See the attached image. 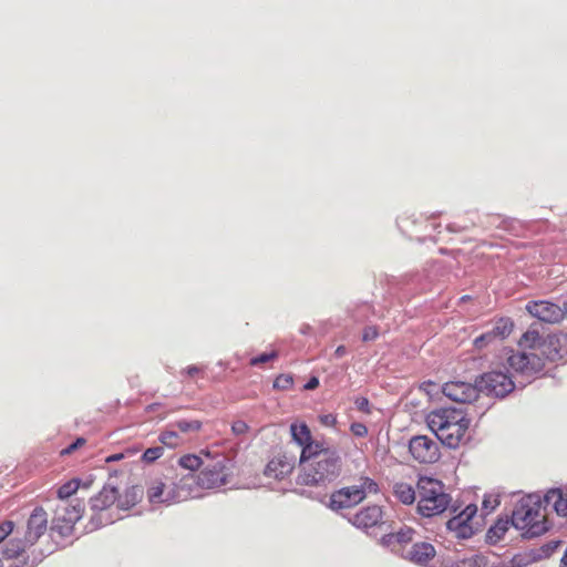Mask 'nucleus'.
Wrapping results in <instances>:
<instances>
[{
  "label": "nucleus",
  "mask_w": 567,
  "mask_h": 567,
  "mask_svg": "<svg viewBox=\"0 0 567 567\" xmlns=\"http://www.w3.org/2000/svg\"><path fill=\"white\" fill-rule=\"evenodd\" d=\"M511 523L526 538L544 535L551 527L546 506L536 495H527L517 502L512 513Z\"/></svg>",
  "instance_id": "f257e3e1"
},
{
  "label": "nucleus",
  "mask_w": 567,
  "mask_h": 567,
  "mask_svg": "<svg viewBox=\"0 0 567 567\" xmlns=\"http://www.w3.org/2000/svg\"><path fill=\"white\" fill-rule=\"evenodd\" d=\"M427 426L447 447L460 446L470 426V420L458 409L443 408L432 411L426 416Z\"/></svg>",
  "instance_id": "f03ea898"
},
{
  "label": "nucleus",
  "mask_w": 567,
  "mask_h": 567,
  "mask_svg": "<svg viewBox=\"0 0 567 567\" xmlns=\"http://www.w3.org/2000/svg\"><path fill=\"white\" fill-rule=\"evenodd\" d=\"M297 476V484L319 486L337 478L341 472L342 461L337 451L321 445L320 452L302 463Z\"/></svg>",
  "instance_id": "7ed1b4c3"
},
{
  "label": "nucleus",
  "mask_w": 567,
  "mask_h": 567,
  "mask_svg": "<svg viewBox=\"0 0 567 567\" xmlns=\"http://www.w3.org/2000/svg\"><path fill=\"white\" fill-rule=\"evenodd\" d=\"M417 512L423 517L442 514L451 504V496L445 492L444 484L429 476H421L416 484Z\"/></svg>",
  "instance_id": "20e7f679"
},
{
  "label": "nucleus",
  "mask_w": 567,
  "mask_h": 567,
  "mask_svg": "<svg viewBox=\"0 0 567 567\" xmlns=\"http://www.w3.org/2000/svg\"><path fill=\"white\" fill-rule=\"evenodd\" d=\"M379 485L369 476L361 475L353 485L334 491L329 498L332 511L350 509L362 503L369 494H377Z\"/></svg>",
  "instance_id": "39448f33"
},
{
  "label": "nucleus",
  "mask_w": 567,
  "mask_h": 567,
  "mask_svg": "<svg viewBox=\"0 0 567 567\" xmlns=\"http://www.w3.org/2000/svg\"><path fill=\"white\" fill-rule=\"evenodd\" d=\"M210 463L203 465L196 476H192L196 485L205 489L219 488L229 481L228 460L225 456L214 455L208 457Z\"/></svg>",
  "instance_id": "423d86ee"
},
{
  "label": "nucleus",
  "mask_w": 567,
  "mask_h": 567,
  "mask_svg": "<svg viewBox=\"0 0 567 567\" xmlns=\"http://www.w3.org/2000/svg\"><path fill=\"white\" fill-rule=\"evenodd\" d=\"M138 498V489L130 487L122 496L118 489L114 486H104L94 497L91 498V508L94 512H102L116 504L120 509H130L133 507Z\"/></svg>",
  "instance_id": "0eeeda50"
},
{
  "label": "nucleus",
  "mask_w": 567,
  "mask_h": 567,
  "mask_svg": "<svg viewBox=\"0 0 567 567\" xmlns=\"http://www.w3.org/2000/svg\"><path fill=\"white\" fill-rule=\"evenodd\" d=\"M514 386L512 379L501 371L487 372L480 381V391L497 398H504L514 390Z\"/></svg>",
  "instance_id": "6e6552de"
},
{
  "label": "nucleus",
  "mask_w": 567,
  "mask_h": 567,
  "mask_svg": "<svg viewBox=\"0 0 567 567\" xmlns=\"http://www.w3.org/2000/svg\"><path fill=\"white\" fill-rule=\"evenodd\" d=\"M292 440L302 447L300 454V463L308 461L310 457L320 452L323 443L313 441L309 426L306 423H292L290 425Z\"/></svg>",
  "instance_id": "1a4fd4ad"
},
{
  "label": "nucleus",
  "mask_w": 567,
  "mask_h": 567,
  "mask_svg": "<svg viewBox=\"0 0 567 567\" xmlns=\"http://www.w3.org/2000/svg\"><path fill=\"white\" fill-rule=\"evenodd\" d=\"M477 513V506L467 505L461 513L446 522V528L454 534L456 538L467 539L475 534L472 519Z\"/></svg>",
  "instance_id": "9d476101"
},
{
  "label": "nucleus",
  "mask_w": 567,
  "mask_h": 567,
  "mask_svg": "<svg viewBox=\"0 0 567 567\" xmlns=\"http://www.w3.org/2000/svg\"><path fill=\"white\" fill-rule=\"evenodd\" d=\"M409 450L413 458L420 463H434L440 456L437 444L426 435L412 437Z\"/></svg>",
  "instance_id": "9b49d317"
},
{
  "label": "nucleus",
  "mask_w": 567,
  "mask_h": 567,
  "mask_svg": "<svg viewBox=\"0 0 567 567\" xmlns=\"http://www.w3.org/2000/svg\"><path fill=\"white\" fill-rule=\"evenodd\" d=\"M295 465L296 458L293 455L277 453L266 464L264 475L268 478L281 481L292 473Z\"/></svg>",
  "instance_id": "f8f14e48"
},
{
  "label": "nucleus",
  "mask_w": 567,
  "mask_h": 567,
  "mask_svg": "<svg viewBox=\"0 0 567 567\" xmlns=\"http://www.w3.org/2000/svg\"><path fill=\"white\" fill-rule=\"evenodd\" d=\"M443 393L450 400L458 403H470L477 399L480 389L468 382L450 381L443 385Z\"/></svg>",
  "instance_id": "ddd939ff"
},
{
  "label": "nucleus",
  "mask_w": 567,
  "mask_h": 567,
  "mask_svg": "<svg viewBox=\"0 0 567 567\" xmlns=\"http://www.w3.org/2000/svg\"><path fill=\"white\" fill-rule=\"evenodd\" d=\"M48 513L41 507L37 506L30 514L27 522L25 542L33 546L48 529Z\"/></svg>",
  "instance_id": "4468645a"
},
{
  "label": "nucleus",
  "mask_w": 567,
  "mask_h": 567,
  "mask_svg": "<svg viewBox=\"0 0 567 567\" xmlns=\"http://www.w3.org/2000/svg\"><path fill=\"white\" fill-rule=\"evenodd\" d=\"M526 310L533 317L547 323H556L564 318V311L558 305L545 300L528 302Z\"/></svg>",
  "instance_id": "2eb2a0df"
},
{
  "label": "nucleus",
  "mask_w": 567,
  "mask_h": 567,
  "mask_svg": "<svg viewBox=\"0 0 567 567\" xmlns=\"http://www.w3.org/2000/svg\"><path fill=\"white\" fill-rule=\"evenodd\" d=\"M383 520V511L379 505L361 508L350 519L351 524L361 529H369L380 525Z\"/></svg>",
  "instance_id": "dca6fc26"
},
{
  "label": "nucleus",
  "mask_w": 567,
  "mask_h": 567,
  "mask_svg": "<svg viewBox=\"0 0 567 567\" xmlns=\"http://www.w3.org/2000/svg\"><path fill=\"white\" fill-rule=\"evenodd\" d=\"M436 550L431 543L419 542L413 544L404 554L403 558L419 566H426L434 559Z\"/></svg>",
  "instance_id": "f3484780"
},
{
  "label": "nucleus",
  "mask_w": 567,
  "mask_h": 567,
  "mask_svg": "<svg viewBox=\"0 0 567 567\" xmlns=\"http://www.w3.org/2000/svg\"><path fill=\"white\" fill-rule=\"evenodd\" d=\"M508 365L517 372L527 373L540 369L543 362L536 353L517 352L509 355Z\"/></svg>",
  "instance_id": "a211bd4d"
},
{
  "label": "nucleus",
  "mask_w": 567,
  "mask_h": 567,
  "mask_svg": "<svg viewBox=\"0 0 567 567\" xmlns=\"http://www.w3.org/2000/svg\"><path fill=\"white\" fill-rule=\"evenodd\" d=\"M147 496L151 503H173L184 501L189 496V493L181 495H169L166 493V486L162 481H155L147 491Z\"/></svg>",
  "instance_id": "6ab92c4d"
},
{
  "label": "nucleus",
  "mask_w": 567,
  "mask_h": 567,
  "mask_svg": "<svg viewBox=\"0 0 567 567\" xmlns=\"http://www.w3.org/2000/svg\"><path fill=\"white\" fill-rule=\"evenodd\" d=\"M542 501L544 506L551 505L557 515L567 516V495L560 489L548 491Z\"/></svg>",
  "instance_id": "aec40b11"
},
{
  "label": "nucleus",
  "mask_w": 567,
  "mask_h": 567,
  "mask_svg": "<svg viewBox=\"0 0 567 567\" xmlns=\"http://www.w3.org/2000/svg\"><path fill=\"white\" fill-rule=\"evenodd\" d=\"M203 457H212V452L204 449L200 450L198 454H185L178 458V465L185 470L195 472L202 470L205 463Z\"/></svg>",
  "instance_id": "412c9836"
},
{
  "label": "nucleus",
  "mask_w": 567,
  "mask_h": 567,
  "mask_svg": "<svg viewBox=\"0 0 567 567\" xmlns=\"http://www.w3.org/2000/svg\"><path fill=\"white\" fill-rule=\"evenodd\" d=\"M415 530L411 527H401L398 532L389 533L382 537V543L386 546L404 545L413 540Z\"/></svg>",
  "instance_id": "4be33fe9"
},
{
  "label": "nucleus",
  "mask_w": 567,
  "mask_h": 567,
  "mask_svg": "<svg viewBox=\"0 0 567 567\" xmlns=\"http://www.w3.org/2000/svg\"><path fill=\"white\" fill-rule=\"evenodd\" d=\"M83 507L78 505H63L55 509V518L66 525L75 524L82 516Z\"/></svg>",
  "instance_id": "5701e85b"
},
{
  "label": "nucleus",
  "mask_w": 567,
  "mask_h": 567,
  "mask_svg": "<svg viewBox=\"0 0 567 567\" xmlns=\"http://www.w3.org/2000/svg\"><path fill=\"white\" fill-rule=\"evenodd\" d=\"M31 547L25 537L23 539L13 538L10 539L2 549V555L6 559H18L19 557L27 555V548Z\"/></svg>",
  "instance_id": "b1692460"
},
{
  "label": "nucleus",
  "mask_w": 567,
  "mask_h": 567,
  "mask_svg": "<svg viewBox=\"0 0 567 567\" xmlns=\"http://www.w3.org/2000/svg\"><path fill=\"white\" fill-rule=\"evenodd\" d=\"M455 567H511L506 563H498L497 565H489L488 558L482 554L473 555L463 558L455 564Z\"/></svg>",
  "instance_id": "393cba45"
},
{
  "label": "nucleus",
  "mask_w": 567,
  "mask_h": 567,
  "mask_svg": "<svg viewBox=\"0 0 567 567\" xmlns=\"http://www.w3.org/2000/svg\"><path fill=\"white\" fill-rule=\"evenodd\" d=\"M393 492L396 498L405 505H411L416 499L415 489L408 483H396Z\"/></svg>",
  "instance_id": "a878e982"
},
{
  "label": "nucleus",
  "mask_w": 567,
  "mask_h": 567,
  "mask_svg": "<svg viewBox=\"0 0 567 567\" xmlns=\"http://www.w3.org/2000/svg\"><path fill=\"white\" fill-rule=\"evenodd\" d=\"M543 339L538 331L528 330L526 331L519 340V346L525 349H537L543 346Z\"/></svg>",
  "instance_id": "bb28decb"
},
{
  "label": "nucleus",
  "mask_w": 567,
  "mask_h": 567,
  "mask_svg": "<svg viewBox=\"0 0 567 567\" xmlns=\"http://www.w3.org/2000/svg\"><path fill=\"white\" fill-rule=\"evenodd\" d=\"M158 441L169 449H176L183 444V439L181 437L178 432L172 429L164 430L159 434Z\"/></svg>",
  "instance_id": "cd10ccee"
},
{
  "label": "nucleus",
  "mask_w": 567,
  "mask_h": 567,
  "mask_svg": "<svg viewBox=\"0 0 567 567\" xmlns=\"http://www.w3.org/2000/svg\"><path fill=\"white\" fill-rule=\"evenodd\" d=\"M514 329V322L509 318H499L491 330L495 338L505 339Z\"/></svg>",
  "instance_id": "c85d7f7f"
},
{
  "label": "nucleus",
  "mask_w": 567,
  "mask_h": 567,
  "mask_svg": "<svg viewBox=\"0 0 567 567\" xmlns=\"http://www.w3.org/2000/svg\"><path fill=\"white\" fill-rule=\"evenodd\" d=\"M42 553L32 550L27 555H23L16 559V561L10 567H35L42 560Z\"/></svg>",
  "instance_id": "c756f323"
},
{
  "label": "nucleus",
  "mask_w": 567,
  "mask_h": 567,
  "mask_svg": "<svg viewBox=\"0 0 567 567\" xmlns=\"http://www.w3.org/2000/svg\"><path fill=\"white\" fill-rule=\"evenodd\" d=\"M171 427L177 429L182 433L199 432L203 427V423L199 420H177L169 425Z\"/></svg>",
  "instance_id": "7c9ffc66"
},
{
  "label": "nucleus",
  "mask_w": 567,
  "mask_h": 567,
  "mask_svg": "<svg viewBox=\"0 0 567 567\" xmlns=\"http://www.w3.org/2000/svg\"><path fill=\"white\" fill-rule=\"evenodd\" d=\"M79 487H80V480L72 478V480L65 482L64 484H62L58 488L56 496L60 499H66V498L71 497L72 495H74L78 492Z\"/></svg>",
  "instance_id": "2f4dec72"
},
{
  "label": "nucleus",
  "mask_w": 567,
  "mask_h": 567,
  "mask_svg": "<svg viewBox=\"0 0 567 567\" xmlns=\"http://www.w3.org/2000/svg\"><path fill=\"white\" fill-rule=\"evenodd\" d=\"M509 524H512L509 519H498L488 529V533H487L488 538L493 539L495 537L496 540L501 539L507 532Z\"/></svg>",
  "instance_id": "473e14b6"
},
{
  "label": "nucleus",
  "mask_w": 567,
  "mask_h": 567,
  "mask_svg": "<svg viewBox=\"0 0 567 567\" xmlns=\"http://www.w3.org/2000/svg\"><path fill=\"white\" fill-rule=\"evenodd\" d=\"M293 385V378L289 373L279 374L274 381V389L276 390H290Z\"/></svg>",
  "instance_id": "72a5a7b5"
},
{
  "label": "nucleus",
  "mask_w": 567,
  "mask_h": 567,
  "mask_svg": "<svg viewBox=\"0 0 567 567\" xmlns=\"http://www.w3.org/2000/svg\"><path fill=\"white\" fill-rule=\"evenodd\" d=\"M164 454V449L161 446L150 447L144 453L142 458L147 462L152 463L156 460H158Z\"/></svg>",
  "instance_id": "f704fd0d"
},
{
  "label": "nucleus",
  "mask_w": 567,
  "mask_h": 567,
  "mask_svg": "<svg viewBox=\"0 0 567 567\" xmlns=\"http://www.w3.org/2000/svg\"><path fill=\"white\" fill-rule=\"evenodd\" d=\"M277 357H278V352L277 351H271L269 353H262L260 355L251 358L250 361H249V364L251 367H256V365H259V364H262V363H267V362L276 359Z\"/></svg>",
  "instance_id": "c9c22d12"
},
{
  "label": "nucleus",
  "mask_w": 567,
  "mask_h": 567,
  "mask_svg": "<svg viewBox=\"0 0 567 567\" xmlns=\"http://www.w3.org/2000/svg\"><path fill=\"white\" fill-rule=\"evenodd\" d=\"M495 339L496 338L494 337L492 331H487V332L481 334L480 337L475 338L474 346L476 349L481 350V349L485 348L488 343L494 341Z\"/></svg>",
  "instance_id": "e433bc0d"
},
{
  "label": "nucleus",
  "mask_w": 567,
  "mask_h": 567,
  "mask_svg": "<svg viewBox=\"0 0 567 567\" xmlns=\"http://www.w3.org/2000/svg\"><path fill=\"white\" fill-rule=\"evenodd\" d=\"M14 529L12 520H3L0 523V543H2Z\"/></svg>",
  "instance_id": "4c0bfd02"
},
{
  "label": "nucleus",
  "mask_w": 567,
  "mask_h": 567,
  "mask_svg": "<svg viewBox=\"0 0 567 567\" xmlns=\"http://www.w3.org/2000/svg\"><path fill=\"white\" fill-rule=\"evenodd\" d=\"M249 431V426L245 421L238 420L233 422L231 432L235 435H244Z\"/></svg>",
  "instance_id": "58836bf2"
},
{
  "label": "nucleus",
  "mask_w": 567,
  "mask_h": 567,
  "mask_svg": "<svg viewBox=\"0 0 567 567\" xmlns=\"http://www.w3.org/2000/svg\"><path fill=\"white\" fill-rule=\"evenodd\" d=\"M350 431L354 436L364 437L368 434V427L360 422H354L350 426Z\"/></svg>",
  "instance_id": "ea45409f"
},
{
  "label": "nucleus",
  "mask_w": 567,
  "mask_h": 567,
  "mask_svg": "<svg viewBox=\"0 0 567 567\" xmlns=\"http://www.w3.org/2000/svg\"><path fill=\"white\" fill-rule=\"evenodd\" d=\"M379 336L378 328L375 326H369L363 329L362 340L363 341H372L375 340Z\"/></svg>",
  "instance_id": "a19ab883"
},
{
  "label": "nucleus",
  "mask_w": 567,
  "mask_h": 567,
  "mask_svg": "<svg viewBox=\"0 0 567 567\" xmlns=\"http://www.w3.org/2000/svg\"><path fill=\"white\" fill-rule=\"evenodd\" d=\"M499 502L497 498H493V497H485L483 499V511L486 513V514H489L492 511H494L497 506H498Z\"/></svg>",
  "instance_id": "79ce46f5"
},
{
  "label": "nucleus",
  "mask_w": 567,
  "mask_h": 567,
  "mask_svg": "<svg viewBox=\"0 0 567 567\" xmlns=\"http://www.w3.org/2000/svg\"><path fill=\"white\" fill-rule=\"evenodd\" d=\"M84 444H85V440L83 437H79V439H76L75 442L70 444L68 447L63 449L61 451V455H69L71 453H73L75 450H78L79 447L83 446Z\"/></svg>",
  "instance_id": "37998d69"
},
{
  "label": "nucleus",
  "mask_w": 567,
  "mask_h": 567,
  "mask_svg": "<svg viewBox=\"0 0 567 567\" xmlns=\"http://www.w3.org/2000/svg\"><path fill=\"white\" fill-rule=\"evenodd\" d=\"M189 378H196L204 374V368L198 365H188L185 370L182 371Z\"/></svg>",
  "instance_id": "c03bdc74"
},
{
  "label": "nucleus",
  "mask_w": 567,
  "mask_h": 567,
  "mask_svg": "<svg viewBox=\"0 0 567 567\" xmlns=\"http://www.w3.org/2000/svg\"><path fill=\"white\" fill-rule=\"evenodd\" d=\"M320 423L328 427H334L337 425V416L333 414H324L319 417Z\"/></svg>",
  "instance_id": "a18cd8bd"
},
{
  "label": "nucleus",
  "mask_w": 567,
  "mask_h": 567,
  "mask_svg": "<svg viewBox=\"0 0 567 567\" xmlns=\"http://www.w3.org/2000/svg\"><path fill=\"white\" fill-rule=\"evenodd\" d=\"M357 403V406L360 411L362 412H365V413H369L370 412V409H369V400L367 398H360L355 401Z\"/></svg>",
  "instance_id": "49530a36"
},
{
  "label": "nucleus",
  "mask_w": 567,
  "mask_h": 567,
  "mask_svg": "<svg viewBox=\"0 0 567 567\" xmlns=\"http://www.w3.org/2000/svg\"><path fill=\"white\" fill-rule=\"evenodd\" d=\"M319 386V379L317 377H311L309 381L305 384V390H315Z\"/></svg>",
  "instance_id": "de8ad7c7"
},
{
  "label": "nucleus",
  "mask_w": 567,
  "mask_h": 567,
  "mask_svg": "<svg viewBox=\"0 0 567 567\" xmlns=\"http://www.w3.org/2000/svg\"><path fill=\"white\" fill-rule=\"evenodd\" d=\"M559 544H560L559 542H550V543H548L547 545H545V546L543 547V550H544L547 555H549L551 551H554V550L559 546Z\"/></svg>",
  "instance_id": "09e8293b"
},
{
  "label": "nucleus",
  "mask_w": 567,
  "mask_h": 567,
  "mask_svg": "<svg viewBox=\"0 0 567 567\" xmlns=\"http://www.w3.org/2000/svg\"><path fill=\"white\" fill-rule=\"evenodd\" d=\"M123 458H124V453H116V454H112V455L107 456L105 458V462L106 463L117 462V461H121Z\"/></svg>",
  "instance_id": "8fccbe9b"
},
{
  "label": "nucleus",
  "mask_w": 567,
  "mask_h": 567,
  "mask_svg": "<svg viewBox=\"0 0 567 567\" xmlns=\"http://www.w3.org/2000/svg\"><path fill=\"white\" fill-rule=\"evenodd\" d=\"M346 353H347V349H346V347H344V346H339V347L336 349V351H334V355H336L337 358H342L343 355H346Z\"/></svg>",
  "instance_id": "3c124183"
},
{
  "label": "nucleus",
  "mask_w": 567,
  "mask_h": 567,
  "mask_svg": "<svg viewBox=\"0 0 567 567\" xmlns=\"http://www.w3.org/2000/svg\"><path fill=\"white\" fill-rule=\"evenodd\" d=\"M560 567H567V546H566L564 555H563V557L560 559Z\"/></svg>",
  "instance_id": "603ef678"
},
{
  "label": "nucleus",
  "mask_w": 567,
  "mask_h": 567,
  "mask_svg": "<svg viewBox=\"0 0 567 567\" xmlns=\"http://www.w3.org/2000/svg\"><path fill=\"white\" fill-rule=\"evenodd\" d=\"M0 567H3L2 560L0 559Z\"/></svg>",
  "instance_id": "864d4df0"
}]
</instances>
